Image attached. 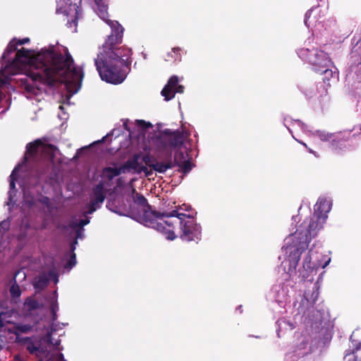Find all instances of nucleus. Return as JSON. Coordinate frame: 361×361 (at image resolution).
<instances>
[{
    "instance_id": "obj_1",
    "label": "nucleus",
    "mask_w": 361,
    "mask_h": 361,
    "mask_svg": "<svg viewBox=\"0 0 361 361\" xmlns=\"http://www.w3.org/2000/svg\"><path fill=\"white\" fill-rule=\"evenodd\" d=\"M16 39H12L4 51L1 59L6 68H20L28 64V75L35 81L54 87L58 82L64 83L68 91L75 94L81 87L84 73L74 66V61L68 49L64 55L54 48L42 49L37 54L34 50L21 48L17 50Z\"/></svg>"
},
{
    "instance_id": "obj_2",
    "label": "nucleus",
    "mask_w": 361,
    "mask_h": 361,
    "mask_svg": "<svg viewBox=\"0 0 361 361\" xmlns=\"http://www.w3.org/2000/svg\"><path fill=\"white\" fill-rule=\"evenodd\" d=\"M331 210V204L326 200H320L314 205L313 214L307 218L299 226L294 234L290 237L291 243L286 249L290 250L288 261L290 267L294 269L298 265L301 254L309 247L312 238L323 228Z\"/></svg>"
},
{
    "instance_id": "obj_3",
    "label": "nucleus",
    "mask_w": 361,
    "mask_h": 361,
    "mask_svg": "<svg viewBox=\"0 0 361 361\" xmlns=\"http://www.w3.org/2000/svg\"><path fill=\"white\" fill-rule=\"evenodd\" d=\"M131 49L125 46L99 52L94 64L102 80L114 85L123 82L131 64Z\"/></svg>"
},
{
    "instance_id": "obj_4",
    "label": "nucleus",
    "mask_w": 361,
    "mask_h": 361,
    "mask_svg": "<svg viewBox=\"0 0 361 361\" xmlns=\"http://www.w3.org/2000/svg\"><path fill=\"white\" fill-rule=\"evenodd\" d=\"M166 217L164 221L167 229L165 235L168 240H173L177 238L175 229L178 226L180 230V238L184 241L197 242L201 238V226L195 219L190 215L172 210L170 214H164Z\"/></svg>"
},
{
    "instance_id": "obj_5",
    "label": "nucleus",
    "mask_w": 361,
    "mask_h": 361,
    "mask_svg": "<svg viewBox=\"0 0 361 361\" xmlns=\"http://www.w3.org/2000/svg\"><path fill=\"white\" fill-rule=\"evenodd\" d=\"M298 54L301 59L312 65L314 71L317 73L320 71V68L329 67L331 63L328 54L315 47L301 48L298 50Z\"/></svg>"
},
{
    "instance_id": "obj_6",
    "label": "nucleus",
    "mask_w": 361,
    "mask_h": 361,
    "mask_svg": "<svg viewBox=\"0 0 361 361\" xmlns=\"http://www.w3.org/2000/svg\"><path fill=\"white\" fill-rule=\"evenodd\" d=\"M164 214H170L171 212H157V211L152 210L150 206V209L145 208L142 209V215L140 216L141 222L145 226L152 227L165 235L167 226L164 223L166 219V217L164 216Z\"/></svg>"
},
{
    "instance_id": "obj_7",
    "label": "nucleus",
    "mask_w": 361,
    "mask_h": 361,
    "mask_svg": "<svg viewBox=\"0 0 361 361\" xmlns=\"http://www.w3.org/2000/svg\"><path fill=\"white\" fill-rule=\"evenodd\" d=\"M107 24L111 28V33L103 44L102 52H106L116 48L122 43L123 40L124 28L122 25L116 20H109Z\"/></svg>"
},
{
    "instance_id": "obj_8",
    "label": "nucleus",
    "mask_w": 361,
    "mask_h": 361,
    "mask_svg": "<svg viewBox=\"0 0 361 361\" xmlns=\"http://www.w3.org/2000/svg\"><path fill=\"white\" fill-rule=\"evenodd\" d=\"M185 139L183 130L165 129L160 137V142L164 148H176L182 146Z\"/></svg>"
},
{
    "instance_id": "obj_9",
    "label": "nucleus",
    "mask_w": 361,
    "mask_h": 361,
    "mask_svg": "<svg viewBox=\"0 0 361 361\" xmlns=\"http://www.w3.org/2000/svg\"><path fill=\"white\" fill-rule=\"evenodd\" d=\"M350 131L337 133L330 145L332 152L337 154H341L350 150L353 147L350 144Z\"/></svg>"
},
{
    "instance_id": "obj_10",
    "label": "nucleus",
    "mask_w": 361,
    "mask_h": 361,
    "mask_svg": "<svg viewBox=\"0 0 361 361\" xmlns=\"http://www.w3.org/2000/svg\"><path fill=\"white\" fill-rule=\"evenodd\" d=\"M330 84H325L324 82H317L314 85L305 89V94L309 99H314L322 103L328 99V89Z\"/></svg>"
},
{
    "instance_id": "obj_11",
    "label": "nucleus",
    "mask_w": 361,
    "mask_h": 361,
    "mask_svg": "<svg viewBox=\"0 0 361 361\" xmlns=\"http://www.w3.org/2000/svg\"><path fill=\"white\" fill-rule=\"evenodd\" d=\"M106 198L104 185L102 182L94 186L92 189V195L90 197V204L87 205L88 210L86 214H92L100 207V204L103 203Z\"/></svg>"
},
{
    "instance_id": "obj_12",
    "label": "nucleus",
    "mask_w": 361,
    "mask_h": 361,
    "mask_svg": "<svg viewBox=\"0 0 361 361\" xmlns=\"http://www.w3.org/2000/svg\"><path fill=\"white\" fill-rule=\"evenodd\" d=\"M137 157H132L128 159L119 168L116 167H104L102 170V173L109 180H111L114 177L119 176L121 173H125L130 171L131 169H135L137 166Z\"/></svg>"
},
{
    "instance_id": "obj_13",
    "label": "nucleus",
    "mask_w": 361,
    "mask_h": 361,
    "mask_svg": "<svg viewBox=\"0 0 361 361\" xmlns=\"http://www.w3.org/2000/svg\"><path fill=\"white\" fill-rule=\"evenodd\" d=\"M82 0H60L57 12L63 13L64 15L73 16L75 21L78 17L79 5Z\"/></svg>"
},
{
    "instance_id": "obj_14",
    "label": "nucleus",
    "mask_w": 361,
    "mask_h": 361,
    "mask_svg": "<svg viewBox=\"0 0 361 361\" xmlns=\"http://www.w3.org/2000/svg\"><path fill=\"white\" fill-rule=\"evenodd\" d=\"M188 157L187 154L179 150L174 154L173 166H178L179 167L178 171L183 174L188 173L192 169V164Z\"/></svg>"
},
{
    "instance_id": "obj_15",
    "label": "nucleus",
    "mask_w": 361,
    "mask_h": 361,
    "mask_svg": "<svg viewBox=\"0 0 361 361\" xmlns=\"http://www.w3.org/2000/svg\"><path fill=\"white\" fill-rule=\"evenodd\" d=\"M21 342L30 354L34 355L37 357L45 354V350L41 346L40 341L36 338L33 339L30 337H25L21 339Z\"/></svg>"
},
{
    "instance_id": "obj_16",
    "label": "nucleus",
    "mask_w": 361,
    "mask_h": 361,
    "mask_svg": "<svg viewBox=\"0 0 361 361\" xmlns=\"http://www.w3.org/2000/svg\"><path fill=\"white\" fill-rule=\"evenodd\" d=\"M42 145V142L39 139L28 143L26 146L25 159L32 161H37L39 159Z\"/></svg>"
},
{
    "instance_id": "obj_17",
    "label": "nucleus",
    "mask_w": 361,
    "mask_h": 361,
    "mask_svg": "<svg viewBox=\"0 0 361 361\" xmlns=\"http://www.w3.org/2000/svg\"><path fill=\"white\" fill-rule=\"evenodd\" d=\"M178 85V78L176 75H172L161 92L166 101H169L174 97V89Z\"/></svg>"
},
{
    "instance_id": "obj_18",
    "label": "nucleus",
    "mask_w": 361,
    "mask_h": 361,
    "mask_svg": "<svg viewBox=\"0 0 361 361\" xmlns=\"http://www.w3.org/2000/svg\"><path fill=\"white\" fill-rule=\"evenodd\" d=\"M312 250H310L305 257L302 264V268L307 273V275H303V276L306 278L308 277L309 274L312 273L314 270L318 269L320 267L319 263L312 262Z\"/></svg>"
},
{
    "instance_id": "obj_19",
    "label": "nucleus",
    "mask_w": 361,
    "mask_h": 361,
    "mask_svg": "<svg viewBox=\"0 0 361 361\" xmlns=\"http://www.w3.org/2000/svg\"><path fill=\"white\" fill-rule=\"evenodd\" d=\"M56 147L51 144H44L41 147L39 159L50 160L52 159L55 155Z\"/></svg>"
},
{
    "instance_id": "obj_20",
    "label": "nucleus",
    "mask_w": 361,
    "mask_h": 361,
    "mask_svg": "<svg viewBox=\"0 0 361 361\" xmlns=\"http://www.w3.org/2000/svg\"><path fill=\"white\" fill-rule=\"evenodd\" d=\"M97 6V13L100 18L104 20L106 23L107 21L110 20L108 19V5L107 0L94 1Z\"/></svg>"
},
{
    "instance_id": "obj_21",
    "label": "nucleus",
    "mask_w": 361,
    "mask_h": 361,
    "mask_svg": "<svg viewBox=\"0 0 361 361\" xmlns=\"http://www.w3.org/2000/svg\"><path fill=\"white\" fill-rule=\"evenodd\" d=\"M361 41L360 39L355 46L353 48L350 53V61L351 64L355 66L361 65V45H358V43Z\"/></svg>"
},
{
    "instance_id": "obj_22",
    "label": "nucleus",
    "mask_w": 361,
    "mask_h": 361,
    "mask_svg": "<svg viewBox=\"0 0 361 361\" xmlns=\"http://www.w3.org/2000/svg\"><path fill=\"white\" fill-rule=\"evenodd\" d=\"M137 157V166L135 169H131L137 173H140L142 172L145 173L146 177H149L153 174L152 170H149L145 166L141 165L139 162V160L141 159V153L134 154L132 157Z\"/></svg>"
},
{
    "instance_id": "obj_23",
    "label": "nucleus",
    "mask_w": 361,
    "mask_h": 361,
    "mask_svg": "<svg viewBox=\"0 0 361 361\" xmlns=\"http://www.w3.org/2000/svg\"><path fill=\"white\" fill-rule=\"evenodd\" d=\"M173 167V164L171 160H169L165 163L163 162H155L153 165H151V168L158 173H163L166 171V170L169 169H172Z\"/></svg>"
},
{
    "instance_id": "obj_24",
    "label": "nucleus",
    "mask_w": 361,
    "mask_h": 361,
    "mask_svg": "<svg viewBox=\"0 0 361 361\" xmlns=\"http://www.w3.org/2000/svg\"><path fill=\"white\" fill-rule=\"evenodd\" d=\"M303 296L308 303L313 305L319 297L318 288L314 286L312 290H308L305 291Z\"/></svg>"
},
{
    "instance_id": "obj_25",
    "label": "nucleus",
    "mask_w": 361,
    "mask_h": 361,
    "mask_svg": "<svg viewBox=\"0 0 361 361\" xmlns=\"http://www.w3.org/2000/svg\"><path fill=\"white\" fill-rule=\"evenodd\" d=\"M182 49L180 47H174L171 51L167 53L165 60L167 61H180L182 59L181 56Z\"/></svg>"
},
{
    "instance_id": "obj_26",
    "label": "nucleus",
    "mask_w": 361,
    "mask_h": 361,
    "mask_svg": "<svg viewBox=\"0 0 361 361\" xmlns=\"http://www.w3.org/2000/svg\"><path fill=\"white\" fill-rule=\"evenodd\" d=\"M133 192L135 193L133 196V201L136 204L141 206L142 209L145 208L150 209L151 205L149 204L147 200L143 195L136 192L135 189H133Z\"/></svg>"
},
{
    "instance_id": "obj_27",
    "label": "nucleus",
    "mask_w": 361,
    "mask_h": 361,
    "mask_svg": "<svg viewBox=\"0 0 361 361\" xmlns=\"http://www.w3.org/2000/svg\"><path fill=\"white\" fill-rule=\"evenodd\" d=\"M315 135L323 142H333L336 133H330L324 130H317Z\"/></svg>"
},
{
    "instance_id": "obj_28",
    "label": "nucleus",
    "mask_w": 361,
    "mask_h": 361,
    "mask_svg": "<svg viewBox=\"0 0 361 361\" xmlns=\"http://www.w3.org/2000/svg\"><path fill=\"white\" fill-rule=\"evenodd\" d=\"M319 72H321L323 74L322 82L325 84H329V80L336 74V71H333L332 70L328 68V67L323 68H320V71Z\"/></svg>"
},
{
    "instance_id": "obj_29",
    "label": "nucleus",
    "mask_w": 361,
    "mask_h": 361,
    "mask_svg": "<svg viewBox=\"0 0 361 361\" xmlns=\"http://www.w3.org/2000/svg\"><path fill=\"white\" fill-rule=\"evenodd\" d=\"M49 283V280L46 276H39L35 282L34 286L36 289L43 290Z\"/></svg>"
},
{
    "instance_id": "obj_30",
    "label": "nucleus",
    "mask_w": 361,
    "mask_h": 361,
    "mask_svg": "<svg viewBox=\"0 0 361 361\" xmlns=\"http://www.w3.org/2000/svg\"><path fill=\"white\" fill-rule=\"evenodd\" d=\"M59 310V305L56 299H52L50 302V312L51 313V319L53 322L57 319L56 312Z\"/></svg>"
},
{
    "instance_id": "obj_31",
    "label": "nucleus",
    "mask_w": 361,
    "mask_h": 361,
    "mask_svg": "<svg viewBox=\"0 0 361 361\" xmlns=\"http://www.w3.org/2000/svg\"><path fill=\"white\" fill-rule=\"evenodd\" d=\"M10 294L13 298H18L21 295V290L20 286L16 283V280L10 288Z\"/></svg>"
},
{
    "instance_id": "obj_32",
    "label": "nucleus",
    "mask_w": 361,
    "mask_h": 361,
    "mask_svg": "<svg viewBox=\"0 0 361 361\" xmlns=\"http://www.w3.org/2000/svg\"><path fill=\"white\" fill-rule=\"evenodd\" d=\"M32 329V326L29 324H19L16 326V330L21 333H28Z\"/></svg>"
},
{
    "instance_id": "obj_33",
    "label": "nucleus",
    "mask_w": 361,
    "mask_h": 361,
    "mask_svg": "<svg viewBox=\"0 0 361 361\" xmlns=\"http://www.w3.org/2000/svg\"><path fill=\"white\" fill-rule=\"evenodd\" d=\"M76 264V255L75 252H72L70 259L67 262V264L66 265V267H68L70 269L73 268Z\"/></svg>"
},
{
    "instance_id": "obj_34",
    "label": "nucleus",
    "mask_w": 361,
    "mask_h": 361,
    "mask_svg": "<svg viewBox=\"0 0 361 361\" xmlns=\"http://www.w3.org/2000/svg\"><path fill=\"white\" fill-rule=\"evenodd\" d=\"M152 157L149 154H145L142 156V161L148 166H149L151 168V165H153L154 163H152Z\"/></svg>"
},
{
    "instance_id": "obj_35",
    "label": "nucleus",
    "mask_w": 361,
    "mask_h": 361,
    "mask_svg": "<svg viewBox=\"0 0 361 361\" xmlns=\"http://www.w3.org/2000/svg\"><path fill=\"white\" fill-rule=\"evenodd\" d=\"M137 125L142 129H147V128L152 127V123H150L149 122H146L143 120H137Z\"/></svg>"
},
{
    "instance_id": "obj_36",
    "label": "nucleus",
    "mask_w": 361,
    "mask_h": 361,
    "mask_svg": "<svg viewBox=\"0 0 361 361\" xmlns=\"http://www.w3.org/2000/svg\"><path fill=\"white\" fill-rule=\"evenodd\" d=\"M83 231H84V228H78V229L75 230V238L76 239H79V238H82L84 235H83Z\"/></svg>"
},
{
    "instance_id": "obj_37",
    "label": "nucleus",
    "mask_w": 361,
    "mask_h": 361,
    "mask_svg": "<svg viewBox=\"0 0 361 361\" xmlns=\"http://www.w3.org/2000/svg\"><path fill=\"white\" fill-rule=\"evenodd\" d=\"M361 349V343H359L356 345L355 348L353 350H349L348 353L345 354V357L348 356H351L354 354L355 350L357 351Z\"/></svg>"
},
{
    "instance_id": "obj_38",
    "label": "nucleus",
    "mask_w": 361,
    "mask_h": 361,
    "mask_svg": "<svg viewBox=\"0 0 361 361\" xmlns=\"http://www.w3.org/2000/svg\"><path fill=\"white\" fill-rule=\"evenodd\" d=\"M90 223V219L88 218L81 219L78 222L79 228H83L85 226L87 225Z\"/></svg>"
},
{
    "instance_id": "obj_39",
    "label": "nucleus",
    "mask_w": 361,
    "mask_h": 361,
    "mask_svg": "<svg viewBox=\"0 0 361 361\" xmlns=\"http://www.w3.org/2000/svg\"><path fill=\"white\" fill-rule=\"evenodd\" d=\"M184 87L181 85H178L177 87L174 89V94L176 93H183Z\"/></svg>"
},
{
    "instance_id": "obj_40",
    "label": "nucleus",
    "mask_w": 361,
    "mask_h": 361,
    "mask_svg": "<svg viewBox=\"0 0 361 361\" xmlns=\"http://www.w3.org/2000/svg\"><path fill=\"white\" fill-rule=\"evenodd\" d=\"M30 42V39L28 37H25L21 39H18L16 41L18 45H23Z\"/></svg>"
},
{
    "instance_id": "obj_41",
    "label": "nucleus",
    "mask_w": 361,
    "mask_h": 361,
    "mask_svg": "<svg viewBox=\"0 0 361 361\" xmlns=\"http://www.w3.org/2000/svg\"><path fill=\"white\" fill-rule=\"evenodd\" d=\"M69 227L74 229H78L79 228L78 222L75 221H71L69 224Z\"/></svg>"
},
{
    "instance_id": "obj_42",
    "label": "nucleus",
    "mask_w": 361,
    "mask_h": 361,
    "mask_svg": "<svg viewBox=\"0 0 361 361\" xmlns=\"http://www.w3.org/2000/svg\"><path fill=\"white\" fill-rule=\"evenodd\" d=\"M78 244V239L75 238L71 243V251L73 252L75 250L76 245Z\"/></svg>"
},
{
    "instance_id": "obj_43",
    "label": "nucleus",
    "mask_w": 361,
    "mask_h": 361,
    "mask_svg": "<svg viewBox=\"0 0 361 361\" xmlns=\"http://www.w3.org/2000/svg\"><path fill=\"white\" fill-rule=\"evenodd\" d=\"M47 341L49 343L57 346L59 344V341H56L55 343H53L52 341H51V334L50 332H48L47 334Z\"/></svg>"
},
{
    "instance_id": "obj_44",
    "label": "nucleus",
    "mask_w": 361,
    "mask_h": 361,
    "mask_svg": "<svg viewBox=\"0 0 361 361\" xmlns=\"http://www.w3.org/2000/svg\"><path fill=\"white\" fill-rule=\"evenodd\" d=\"M314 10V8H312L310 10H309L306 14H305V23L307 25V21H308V19L310 18V15L311 13L313 12V11Z\"/></svg>"
},
{
    "instance_id": "obj_45",
    "label": "nucleus",
    "mask_w": 361,
    "mask_h": 361,
    "mask_svg": "<svg viewBox=\"0 0 361 361\" xmlns=\"http://www.w3.org/2000/svg\"><path fill=\"white\" fill-rule=\"evenodd\" d=\"M29 305L32 309H36L38 307V302L36 300H32Z\"/></svg>"
},
{
    "instance_id": "obj_46",
    "label": "nucleus",
    "mask_w": 361,
    "mask_h": 361,
    "mask_svg": "<svg viewBox=\"0 0 361 361\" xmlns=\"http://www.w3.org/2000/svg\"><path fill=\"white\" fill-rule=\"evenodd\" d=\"M308 151H309L310 153L314 154L315 157H318V155L317 154L316 152L313 151L312 149L308 148Z\"/></svg>"
},
{
    "instance_id": "obj_47",
    "label": "nucleus",
    "mask_w": 361,
    "mask_h": 361,
    "mask_svg": "<svg viewBox=\"0 0 361 361\" xmlns=\"http://www.w3.org/2000/svg\"><path fill=\"white\" fill-rule=\"evenodd\" d=\"M10 187H11V188H13L15 187V183L13 181H11L10 183Z\"/></svg>"
},
{
    "instance_id": "obj_48",
    "label": "nucleus",
    "mask_w": 361,
    "mask_h": 361,
    "mask_svg": "<svg viewBox=\"0 0 361 361\" xmlns=\"http://www.w3.org/2000/svg\"><path fill=\"white\" fill-rule=\"evenodd\" d=\"M352 360H353L352 361H357L355 356H353ZM348 361H351V358H349Z\"/></svg>"
},
{
    "instance_id": "obj_49",
    "label": "nucleus",
    "mask_w": 361,
    "mask_h": 361,
    "mask_svg": "<svg viewBox=\"0 0 361 361\" xmlns=\"http://www.w3.org/2000/svg\"><path fill=\"white\" fill-rule=\"evenodd\" d=\"M302 145H303L305 147H307V145H306L305 143H302Z\"/></svg>"
},
{
    "instance_id": "obj_50",
    "label": "nucleus",
    "mask_w": 361,
    "mask_h": 361,
    "mask_svg": "<svg viewBox=\"0 0 361 361\" xmlns=\"http://www.w3.org/2000/svg\"><path fill=\"white\" fill-rule=\"evenodd\" d=\"M104 139H105V137H104L100 142H104Z\"/></svg>"
},
{
    "instance_id": "obj_51",
    "label": "nucleus",
    "mask_w": 361,
    "mask_h": 361,
    "mask_svg": "<svg viewBox=\"0 0 361 361\" xmlns=\"http://www.w3.org/2000/svg\"><path fill=\"white\" fill-rule=\"evenodd\" d=\"M0 326H2V324H1V323L0 324Z\"/></svg>"
}]
</instances>
